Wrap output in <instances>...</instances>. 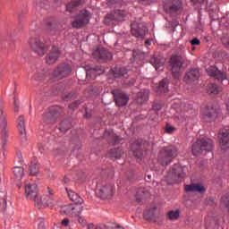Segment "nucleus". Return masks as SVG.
<instances>
[{
	"label": "nucleus",
	"mask_w": 229,
	"mask_h": 229,
	"mask_svg": "<svg viewBox=\"0 0 229 229\" xmlns=\"http://www.w3.org/2000/svg\"><path fill=\"white\" fill-rule=\"evenodd\" d=\"M66 192L68 194V198L71 199V201L75 203V205H81L83 203V199L80 197V194L72 190H68L67 188Z\"/></svg>",
	"instance_id": "nucleus-33"
},
{
	"label": "nucleus",
	"mask_w": 229,
	"mask_h": 229,
	"mask_svg": "<svg viewBox=\"0 0 229 229\" xmlns=\"http://www.w3.org/2000/svg\"><path fill=\"white\" fill-rule=\"evenodd\" d=\"M81 4H85V0L72 1L66 4V12H69V13H73V12H76V10H78Z\"/></svg>",
	"instance_id": "nucleus-31"
},
{
	"label": "nucleus",
	"mask_w": 229,
	"mask_h": 229,
	"mask_svg": "<svg viewBox=\"0 0 229 229\" xmlns=\"http://www.w3.org/2000/svg\"><path fill=\"white\" fill-rule=\"evenodd\" d=\"M222 203L226 207V208H229V194L226 193L222 197Z\"/></svg>",
	"instance_id": "nucleus-54"
},
{
	"label": "nucleus",
	"mask_w": 229,
	"mask_h": 229,
	"mask_svg": "<svg viewBox=\"0 0 229 229\" xmlns=\"http://www.w3.org/2000/svg\"><path fill=\"white\" fill-rule=\"evenodd\" d=\"M190 43L191 44V46H199L201 44V41L199 40V38H194L190 41Z\"/></svg>",
	"instance_id": "nucleus-58"
},
{
	"label": "nucleus",
	"mask_w": 229,
	"mask_h": 229,
	"mask_svg": "<svg viewBox=\"0 0 229 229\" xmlns=\"http://www.w3.org/2000/svg\"><path fill=\"white\" fill-rule=\"evenodd\" d=\"M207 203L208 205H209L210 207H214V205H216V197H208L207 199Z\"/></svg>",
	"instance_id": "nucleus-56"
},
{
	"label": "nucleus",
	"mask_w": 229,
	"mask_h": 229,
	"mask_svg": "<svg viewBox=\"0 0 229 229\" xmlns=\"http://www.w3.org/2000/svg\"><path fill=\"white\" fill-rule=\"evenodd\" d=\"M169 92V79L165 78L161 80L157 87V94H165Z\"/></svg>",
	"instance_id": "nucleus-29"
},
{
	"label": "nucleus",
	"mask_w": 229,
	"mask_h": 229,
	"mask_svg": "<svg viewBox=\"0 0 229 229\" xmlns=\"http://www.w3.org/2000/svg\"><path fill=\"white\" fill-rule=\"evenodd\" d=\"M212 149H214V141L208 138L198 140L191 147V151L195 157H199L202 153H208Z\"/></svg>",
	"instance_id": "nucleus-2"
},
{
	"label": "nucleus",
	"mask_w": 229,
	"mask_h": 229,
	"mask_svg": "<svg viewBox=\"0 0 229 229\" xmlns=\"http://www.w3.org/2000/svg\"><path fill=\"white\" fill-rule=\"evenodd\" d=\"M38 161H37L36 157H33L31 159V163L30 165V176H37L38 174Z\"/></svg>",
	"instance_id": "nucleus-38"
},
{
	"label": "nucleus",
	"mask_w": 229,
	"mask_h": 229,
	"mask_svg": "<svg viewBox=\"0 0 229 229\" xmlns=\"http://www.w3.org/2000/svg\"><path fill=\"white\" fill-rule=\"evenodd\" d=\"M81 212H83V207L72 206V217H76V216H80V214H81Z\"/></svg>",
	"instance_id": "nucleus-48"
},
{
	"label": "nucleus",
	"mask_w": 229,
	"mask_h": 229,
	"mask_svg": "<svg viewBox=\"0 0 229 229\" xmlns=\"http://www.w3.org/2000/svg\"><path fill=\"white\" fill-rule=\"evenodd\" d=\"M84 117H86V119H90V117H92V112L87 107L85 108Z\"/></svg>",
	"instance_id": "nucleus-60"
},
{
	"label": "nucleus",
	"mask_w": 229,
	"mask_h": 229,
	"mask_svg": "<svg viewBox=\"0 0 229 229\" xmlns=\"http://www.w3.org/2000/svg\"><path fill=\"white\" fill-rule=\"evenodd\" d=\"M185 60L181 55H175L170 58V65L172 71V76L175 79L180 78L182 67H183V63Z\"/></svg>",
	"instance_id": "nucleus-7"
},
{
	"label": "nucleus",
	"mask_w": 229,
	"mask_h": 229,
	"mask_svg": "<svg viewBox=\"0 0 229 229\" xmlns=\"http://www.w3.org/2000/svg\"><path fill=\"white\" fill-rule=\"evenodd\" d=\"M186 192H199V194H203V192H207V189L205 186L198 183H191L189 185H185Z\"/></svg>",
	"instance_id": "nucleus-27"
},
{
	"label": "nucleus",
	"mask_w": 229,
	"mask_h": 229,
	"mask_svg": "<svg viewBox=\"0 0 229 229\" xmlns=\"http://www.w3.org/2000/svg\"><path fill=\"white\" fill-rule=\"evenodd\" d=\"M183 178H185V171L182 166L179 164H174L172 166L165 182L167 185H174V183H182Z\"/></svg>",
	"instance_id": "nucleus-3"
},
{
	"label": "nucleus",
	"mask_w": 229,
	"mask_h": 229,
	"mask_svg": "<svg viewBox=\"0 0 229 229\" xmlns=\"http://www.w3.org/2000/svg\"><path fill=\"white\" fill-rule=\"evenodd\" d=\"M79 97L80 92L78 90H71L63 93L62 99L64 101H72L74 99H78Z\"/></svg>",
	"instance_id": "nucleus-35"
},
{
	"label": "nucleus",
	"mask_w": 229,
	"mask_h": 229,
	"mask_svg": "<svg viewBox=\"0 0 229 229\" xmlns=\"http://www.w3.org/2000/svg\"><path fill=\"white\" fill-rule=\"evenodd\" d=\"M123 153H124V151L123 150V148H111L109 150L108 157H109V158L118 160L119 158H121V157H123Z\"/></svg>",
	"instance_id": "nucleus-36"
},
{
	"label": "nucleus",
	"mask_w": 229,
	"mask_h": 229,
	"mask_svg": "<svg viewBox=\"0 0 229 229\" xmlns=\"http://www.w3.org/2000/svg\"><path fill=\"white\" fill-rule=\"evenodd\" d=\"M104 139H106L109 144H112L113 146H117V144H123L124 142V139L115 134L113 130H106L104 132Z\"/></svg>",
	"instance_id": "nucleus-18"
},
{
	"label": "nucleus",
	"mask_w": 229,
	"mask_h": 229,
	"mask_svg": "<svg viewBox=\"0 0 229 229\" xmlns=\"http://www.w3.org/2000/svg\"><path fill=\"white\" fill-rule=\"evenodd\" d=\"M143 217L149 223H159L164 219V215L158 213V208L152 206L143 212Z\"/></svg>",
	"instance_id": "nucleus-8"
},
{
	"label": "nucleus",
	"mask_w": 229,
	"mask_h": 229,
	"mask_svg": "<svg viewBox=\"0 0 229 229\" xmlns=\"http://www.w3.org/2000/svg\"><path fill=\"white\" fill-rule=\"evenodd\" d=\"M178 157V148L174 146L165 147L159 153L157 157V162L163 167H165L173 162L174 158Z\"/></svg>",
	"instance_id": "nucleus-1"
},
{
	"label": "nucleus",
	"mask_w": 229,
	"mask_h": 229,
	"mask_svg": "<svg viewBox=\"0 0 229 229\" xmlns=\"http://www.w3.org/2000/svg\"><path fill=\"white\" fill-rule=\"evenodd\" d=\"M18 130L20 135H21V139L26 140V123L24 122V115H20L18 117Z\"/></svg>",
	"instance_id": "nucleus-34"
},
{
	"label": "nucleus",
	"mask_w": 229,
	"mask_h": 229,
	"mask_svg": "<svg viewBox=\"0 0 229 229\" xmlns=\"http://www.w3.org/2000/svg\"><path fill=\"white\" fill-rule=\"evenodd\" d=\"M182 8V1L181 0H173L172 4L168 7V11L171 13H176V12L180 11Z\"/></svg>",
	"instance_id": "nucleus-41"
},
{
	"label": "nucleus",
	"mask_w": 229,
	"mask_h": 229,
	"mask_svg": "<svg viewBox=\"0 0 229 229\" xmlns=\"http://www.w3.org/2000/svg\"><path fill=\"white\" fill-rule=\"evenodd\" d=\"M167 216H168V219H170V221H174L180 217V210L177 209L175 211H174V210L169 211Z\"/></svg>",
	"instance_id": "nucleus-49"
},
{
	"label": "nucleus",
	"mask_w": 229,
	"mask_h": 229,
	"mask_svg": "<svg viewBox=\"0 0 229 229\" xmlns=\"http://www.w3.org/2000/svg\"><path fill=\"white\" fill-rule=\"evenodd\" d=\"M60 55H62V52H60L58 47H52L50 52L46 56L47 64H48V65H53V64H56L58 58H60Z\"/></svg>",
	"instance_id": "nucleus-20"
},
{
	"label": "nucleus",
	"mask_w": 229,
	"mask_h": 229,
	"mask_svg": "<svg viewBox=\"0 0 229 229\" xmlns=\"http://www.w3.org/2000/svg\"><path fill=\"white\" fill-rule=\"evenodd\" d=\"M13 174L18 178V180H21L24 176V168L22 166H14Z\"/></svg>",
	"instance_id": "nucleus-45"
},
{
	"label": "nucleus",
	"mask_w": 229,
	"mask_h": 229,
	"mask_svg": "<svg viewBox=\"0 0 229 229\" xmlns=\"http://www.w3.org/2000/svg\"><path fill=\"white\" fill-rule=\"evenodd\" d=\"M8 121L4 115H1L0 117V129H1V135H2V148L4 149L6 148V143L8 142Z\"/></svg>",
	"instance_id": "nucleus-17"
},
{
	"label": "nucleus",
	"mask_w": 229,
	"mask_h": 229,
	"mask_svg": "<svg viewBox=\"0 0 229 229\" xmlns=\"http://www.w3.org/2000/svg\"><path fill=\"white\" fill-rule=\"evenodd\" d=\"M148 99L149 89H142L137 93L134 101L137 103V105H144V103L148 102Z\"/></svg>",
	"instance_id": "nucleus-24"
},
{
	"label": "nucleus",
	"mask_w": 229,
	"mask_h": 229,
	"mask_svg": "<svg viewBox=\"0 0 229 229\" xmlns=\"http://www.w3.org/2000/svg\"><path fill=\"white\" fill-rule=\"evenodd\" d=\"M163 106H164L162 105V102H160L158 100H154L152 103L151 110H153L154 112H160V110H162Z\"/></svg>",
	"instance_id": "nucleus-51"
},
{
	"label": "nucleus",
	"mask_w": 229,
	"mask_h": 229,
	"mask_svg": "<svg viewBox=\"0 0 229 229\" xmlns=\"http://www.w3.org/2000/svg\"><path fill=\"white\" fill-rule=\"evenodd\" d=\"M114 183L99 181L97 182L96 194L102 199H110L114 196Z\"/></svg>",
	"instance_id": "nucleus-4"
},
{
	"label": "nucleus",
	"mask_w": 229,
	"mask_h": 229,
	"mask_svg": "<svg viewBox=\"0 0 229 229\" xmlns=\"http://www.w3.org/2000/svg\"><path fill=\"white\" fill-rule=\"evenodd\" d=\"M78 221L81 226H87V220L83 216H79Z\"/></svg>",
	"instance_id": "nucleus-61"
},
{
	"label": "nucleus",
	"mask_w": 229,
	"mask_h": 229,
	"mask_svg": "<svg viewBox=\"0 0 229 229\" xmlns=\"http://www.w3.org/2000/svg\"><path fill=\"white\" fill-rule=\"evenodd\" d=\"M142 4H151V3H155L157 0H140Z\"/></svg>",
	"instance_id": "nucleus-63"
},
{
	"label": "nucleus",
	"mask_w": 229,
	"mask_h": 229,
	"mask_svg": "<svg viewBox=\"0 0 229 229\" xmlns=\"http://www.w3.org/2000/svg\"><path fill=\"white\" fill-rule=\"evenodd\" d=\"M72 127V124L71 123V121L65 119L60 123L58 130L61 131L62 133H65L69 131V130H71Z\"/></svg>",
	"instance_id": "nucleus-40"
},
{
	"label": "nucleus",
	"mask_w": 229,
	"mask_h": 229,
	"mask_svg": "<svg viewBox=\"0 0 229 229\" xmlns=\"http://www.w3.org/2000/svg\"><path fill=\"white\" fill-rule=\"evenodd\" d=\"M92 56L100 64H108V62H112L114 54L106 48H98L92 53Z\"/></svg>",
	"instance_id": "nucleus-9"
},
{
	"label": "nucleus",
	"mask_w": 229,
	"mask_h": 229,
	"mask_svg": "<svg viewBox=\"0 0 229 229\" xmlns=\"http://www.w3.org/2000/svg\"><path fill=\"white\" fill-rule=\"evenodd\" d=\"M101 175L106 176L107 178H114V170H112V169L102 170Z\"/></svg>",
	"instance_id": "nucleus-52"
},
{
	"label": "nucleus",
	"mask_w": 229,
	"mask_h": 229,
	"mask_svg": "<svg viewBox=\"0 0 229 229\" xmlns=\"http://www.w3.org/2000/svg\"><path fill=\"white\" fill-rule=\"evenodd\" d=\"M105 72V67L102 65H95L92 67H89V70L83 69L82 71H79L76 72V76L78 80H85V78H90L94 80L96 76H99L101 74H104Z\"/></svg>",
	"instance_id": "nucleus-5"
},
{
	"label": "nucleus",
	"mask_w": 229,
	"mask_h": 229,
	"mask_svg": "<svg viewBox=\"0 0 229 229\" xmlns=\"http://www.w3.org/2000/svg\"><path fill=\"white\" fill-rule=\"evenodd\" d=\"M30 48L38 56H44L47 53L46 44L40 40V38H32L30 39Z\"/></svg>",
	"instance_id": "nucleus-11"
},
{
	"label": "nucleus",
	"mask_w": 229,
	"mask_h": 229,
	"mask_svg": "<svg viewBox=\"0 0 229 229\" xmlns=\"http://www.w3.org/2000/svg\"><path fill=\"white\" fill-rule=\"evenodd\" d=\"M132 56L134 60H144L146 58V53L142 52V50H133Z\"/></svg>",
	"instance_id": "nucleus-46"
},
{
	"label": "nucleus",
	"mask_w": 229,
	"mask_h": 229,
	"mask_svg": "<svg viewBox=\"0 0 229 229\" xmlns=\"http://www.w3.org/2000/svg\"><path fill=\"white\" fill-rule=\"evenodd\" d=\"M111 74L114 78L121 80L123 78H129L130 75H128V69L125 67L121 66H115L111 69Z\"/></svg>",
	"instance_id": "nucleus-22"
},
{
	"label": "nucleus",
	"mask_w": 229,
	"mask_h": 229,
	"mask_svg": "<svg viewBox=\"0 0 229 229\" xmlns=\"http://www.w3.org/2000/svg\"><path fill=\"white\" fill-rule=\"evenodd\" d=\"M25 193L29 199H32L36 203H38V186L37 183H29L25 185Z\"/></svg>",
	"instance_id": "nucleus-16"
},
{
	"label": "nucleus",
	"mask_w": 229,
	"mask_h": 229,
	"mask_svg": "<svg viewBox=\"0 0 229 229\" xmlns=\"http://www.w3.org/2000/svg\"><path fill=\"white\" fill-rule=\"evenodd\" d=\"M206 71L208 76L215 78V80H218V81H223V80H226V73L219 71L217 67L210 66Z\"/></svg>",
	"instance_id": "nucleus-21"
},
{
	"label": "nucleus",
	"mask_w": 229,
	"mask_h": 229,
	"mask_svg": "<svg viewBox=\"0 0 229 229\" xmlns=\"http://www.w3.org/2000/svg\"><path fill=\"white\" fill-rule=\"evenodd\" d=\"M87 226H88V229H110V227H108V225L105 224H98V225L88 224Z\"/></svg>",
	"instance_id": "nucleus-50"
},
{
	"label": "nucleus",
	"mask_w": 229,
	"mask_h": 229,
	"mask_svg": "<svg viewBox=\"0 0 229 229\" xmlns=\"http://www.w3.org/2000/svg\"><path fill=\"white\" fill-rule=\"evenodd\" d=\"M112 94L116 106H126L128 105V101H130L128 94L119 89L113 90Z\"/></svg>",
	"instance_id": "nucleus-14"
},
{
	"label": "nucleus",
	"mask_w": 229,
	"mask_h": 229,
	"mask_svg": "<svg viewBox=\"0 0 229 229\" xmlns=\"http://www.w3.org/2000/svg\"><path fill=\"white\" fill-rule=\"evenodd\" d=\"M115 22L117 21L115 16H114V13H107L105 16L104 24H106V26H111V24H115Z\"/></svg>",
	"instance_id": "nucleus-44"
},
{
	"label": "nucleus",
	"mask_w": 229,
	"mask_h": 229,
	"mask_svg": "<svg viewBox=\"0 0 229 229\" xmlns=\"http://www.w3.org/2000/svg\"><path fill=\"white\" fill-rule=\"evenodd\" d=\"M53 197L43 196L40 201L35 204L38 208H42V205H47V207L53 206Z\"/></svg>",
	"instance_id": "nucleus-37"
},
{
	"label": "nucleus",
	"mask_w": 229,
	"mask_h": 229,
	"mask_svg": "<svg viewBox=\"0 0 229 229\" xmlns=\"http://www.w3.org/2000/svg\"><path fill=\"white\" fill-rule=\"evenodd\" d=\"M72 146L73 148L72 153L75 157H80L81 153V140L79 137H74L72 139Z\"/></svg>",
	"instance_id": "nucleus-30"
},
{
	"label": "nucleus",
	"mask_w": 229,
	"mask_h": 229,
	"mask_svg": "<svg viewBox=\"0 0 229 229\" xmlns=\"http://www.w3.org/2000/svg\"><path fill=\"white\" fill-rule=\"evenodd\" d=\"M171 28H174V30L178 26V21L176 20H174L173 21L170 22Z\"/></svg>",
	"instance_id": "nucleus-64"
},
{
	"label": "nucleus",
	"mask_w": 229,
	"mask_h": 229,
	"mask_svg": "<svg viewBox=\"0 0 229 229\" xmlns=\"http://www.w3.org/2000/svg\"><path fill=\"white\" fill-rule=\"evenodd\" d=\"M131 33L136 38H144L148 35V27L144 22L134 21L131 23Z\"/></svg>",
	"instance_id": "nucleus-10"
},
{
	"label": "nucleus",
	"mask_w": 229,
	"mask_h": 229,
	"mask_svg": "<svg viewBox=\"0 0 229 229\" xmlns=\"http://www.w3.org/2000/svg\"><path fill=\"white\" fill-rule=\"evenodd\" d=\"M45 30L46 31H48V33H55L60 30L58 21L55 19H49L46 21L45 24Z\"/></svg>",
	"instance_id": "nucleus-26"
},
{
	"label": "nucleus",
	"mask_w": 229,
	"mask_h": 229,
	"mask_svg": "<svg viewBox=\"0 0 229 229\" xmlns=\"http://www.w3.org/2000/svg\"><path fill=\"white\" fill-rule=\"evenodd\" d=\"M175 131H176V128H174V126H166L165 129V131L166 133H173Z\"/></svg>",
	"instance_id": "nucleus-59"
},
{
	"label": "nucleus",
	"mask_w": 229,
	"mask_h": 229,
	"mask_svg": "<svg viewBox=\"0 0 229 229\" xmlns=\"http://www.w3.org/2000/svg\"><path fill=\"white\" fill-rule=\"evenodd\" d=\"M208 0H191V2L197 6L198 4H205Z\"/></svg>",
	"instance_id": "nucleus-57"
},
{
	"label": "nucleus",
	"mask_w": 229,
	"mask_h": 229,
	"mask_svg": "<svg viewBox=\"0 0 229 229\" xmlns=\"http://www.w3.org/2000/svg\"><path fill=\"white\" fill-rule=\"evenodd\" d=\"M148 196H149V190L148 188H140L136 191V201L142 203L144 199L148 198Z\"/></svg>",
	"instance_id": "nucleus-32"
},
{
	"label": "nucleus",
	"mask_w": 229,
	"mask_h": 229,
	"mask_svg": "<svg viewBox=\"0 0 229 229\" xmlns=\"http://www.w3.org/2000/svg\"><path fill=\"white\" fill-rule=\"evenodd\" d=\"M61 226H64V228H67L71 225V220L69 218H64L60 222Z\"/></svg>",
	"instance_id": "nucleus-55"
},
{
	"label": "nucleus",
	"mask_w": 229,
	"mask_h": 229,
	"mask_svg": "<svg viewBox=\"0 0 229 229\" xmlns=\"http://www.w3.org/2000/svg\"><path fill=\"white\" fill-rule=\"evenodd\" d=\"M72 204H69L66 205L63 208V212H64V214H68V216H72Z\"/></svg>",
	"instance_id": "nucleus-53"
},
{
	"label": "nucleus",
	"mask_w": 229,
	"mask_h": 229,
	"mask_svg": "<svg viewBox=\"0 0 229 229\" xmlns=\"http://www.w3.org/2000/svg\"><path fill=\"white\" fill-rule=\"evenodd\" d=\"M219 143L222 146V149L228 148L229 144V130L223 129L218 133Z\"/></svg>",
	"instance_id": "nucleus-23"
},
{
	"label": "nucleus",
	"mask_w": 229,
	"mask_h": 229,
	"mask_svg": "<svg viewBox=\"0 0 229 229\" xmlns=\"http://www.w3.org/2000/svg\"><path fill=\"white\" fill-rule=\"evenodd\" d=\"M217 118V109L214 107V106H211L210 107H208L205 111L203 119H205L208 123H212V121H216Z\"/></svg>",
	"instance_id": "nucleus-25"
},
{
	"label": "nucleus",
	"mask_w": 229,
	"mask_h": 229,
	"mask_svg": "<svg viewBox=\"0 0 229 229\" xmlns=\"http://www.w3.org/2000/svg\"><path fill=\"white\" fill-rule=\"evenodd\" d=\"M84 101L85 100L83 99V98H80L79 99L69 104L68 107L70 108V110H76V108H78L80 105L83 104Z\"/></svg>",
	"instance_id": "nucleus-47"
},
{
	"label": "nucleus",
	"mask_w": 229,
	"mask_h": 229,
	"mask_svg": "<svg viewBox=\"0 0 229 229\" xmlns=\"http://www.w3.org/2000/svg\"><path fill=\"white\" fill-rule=\"evenodd\" d=\"M149 64H151V65L155 67L156 71H158L160 67H164V65L165 64V57H164V54H154L149 59Z\"/></svg>",
	"instance_id": "nucleus-19"
},
{
	"label": "nucleus",
	"mask_w": 229,
	"mask_h": 229,
	"mask_svg": "<svg viewBox=\"0 0 229 229\" xmlns=\"http://www.w3.org/2000/svg\"><path fill=\"white\" fill-rule=\"evenodd\" d=\"M200 76L201 73L199 72V68H190L183 77V81L184 83H187V85H191V83L198 81Z\"/></svg>",
	"instance_id": "nucleus-15"
},
{
	"label": "nucleus",
	"mask_w": 229,
	"mask_h": 229,
	"mask_svg": "<svg viewBox=\"0 0 229 229\" xmlns=\"http://www.w3.org/2000/svg\"><path fill=\"white\" fill-rule=\"evenodd\" d=\"M85 92L89 94V97H92L99 95L101 91L97 86L91 85L86 89Z\"/></svg>",
	"instance_id": "nucleus-43"
},
{
	"label": "nucleus",
	"mask_w": 229,
	"mask_h": 229,
	"mask_svg": "<svg viewBox=\"0 0 229 229\" xmlns=\"http://www.w3.org/2000/svg\"><path fill=\"white\" fill-rule=\"evenodd\" d=\"M223 90V89L219 86H217V84L216 83H210L208 86V92L209 94H219V92H221Z\"/></svg>",
	"instance_id": "nucleus-42"
},
{
	"label": "nucleus",
	"mask_w": 229,
	"mask_h": 229,
	"mask_svg": "<svg viewBox=\"0 0 229 229\" xmlns=\"http://www.w3.org/2000/svg\"><path fill=\"white\" fill-rule=\"evenodd\" d=\"M131 150H132L133 156L136 158H142L144 155V150H142V142L136 140L131 146Z\"/></svg>",
	"instance_id": "nucleus-28"
},
{
	"label": "nucleus",
	"mask_w": 229,
	"mask_h": 229,
	"mask_svg": "<svg viewBox=\"0 0 229 229\" xmlns=\"http://www.w3.org/2000/svg\"><path fill=\"white\" fill-rule=\"evenodd\" d=\"M71 72H72L71 64H61L54 70L53 77L56 78V80H64V78L70 76Z\"/></svg>",
	"instance_id": "nucleus-12"
},
{
	"label": "nucleus",
	"mask_w": 229,
	"mask_h": 229,
	"mask_svg": "<svg viewBox=\"0 0 229 229\" xmlns=\"http://www.w3.org/2000/svg\"><path fill=\"white\" fill-rule=\"evenodd\" d=\"M222 44H223V46H225V47H226V49H229V38L226 39H224L222 41Z\"/></svg>",
	"instance_id": "nucleus-62"
},
{
	"label": "nucleus",
	"mask_w": 229,
	"mask_h": 229,
	"mask_svg": "<svg viewBox=\"0 0 229 229\" xmlns=\"http://www.w3.org/2000/svg\"><path fill=\"white\" fill-rule=\"evenodd\" d=\"M60 115H62V108L58 106L50 107L48 113L44 116V121L47 124H55Z\"/></svg>",
	"instance_id": "nucleus-13"
},
{
	"label": "nucleus",
	"mask_w": 229,
	"mask_h": 229,
	"mask_svg": "<svg viewBox=\"0 0 229 229\" xmlns=\"http://www.w3.org/2000/svg\"><path fill=\"white\" fill-rule=\"evenodd\" d=\"M113 15L114 16L116 22H123V21H126V15L128 14L126 11L116 10L113 13Z\"/></svg>",
	"instance_id": "nucleus-39"
},
{
	"label": "nucleus",
	"mask_w": 229,
	"mask_h": 229,
	"mask_svg": "<svg viewBox=\"0 0 229 229\" xmlns=\"http://www.w3.org/2000/svg\"><path fill=\"white\" fill-rule=\"evenodd\" d=\"M90 22V12L86 9L81 10L72 21V27L75 30H81Z\"/></svg>",
	"instance_id": "nucleus-6"
}]
</instances>
